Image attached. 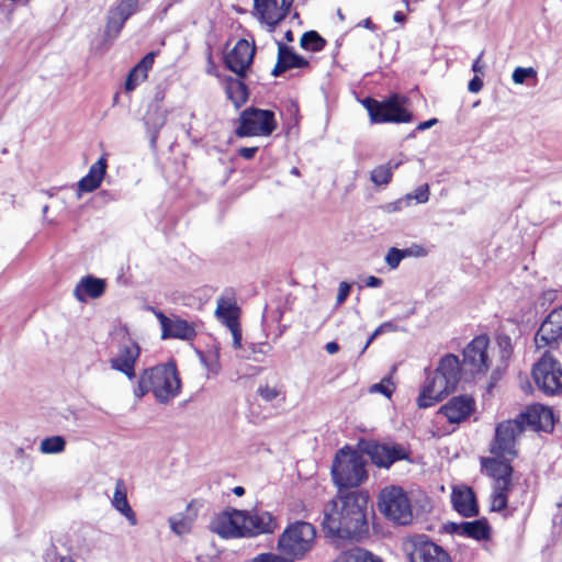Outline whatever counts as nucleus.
<instances>
[{
    "label": "nucleus",
    "mask_w": 562,
    "mask_h": 562,
    "mask_svg": "<svg viewBox=\"0 0 562 562\" xmlns=\"http://www.w3.org/2000/svg\"><path fill=\"white\" fill-rule=\"evenodd\" d=\"M331 475L339 492L344 488L357 487L367 479L366 460L359 452L342 448L336 453Z\"/></svg>",
    "instance_id": "20e7f679"
},
{
    "label": "nucleus",
    "mask_w": 562,
    "mask_h": 562,
    "mask_svg": "<svg viewBox=\"0 0 562 562\" xmlns=\"http://www.w3.org/2000/svg\"><path fill=\"white\" fill-rule=\"evenodd\" d=\"M334 562H383L382 559L372 552L362 549L353 548L341 552Z\"/></svg>",
    "instance_id": "f704fd0d"
},
{
    "label": "nucleus",
    "mask_w": 562,
    "mask_h": 562,
    "mask_svg": "<svg viewBox=\"0 0 562 562\" xmlns=\"http://www.w3.org/2000/svg\"><path fill=\"white\" fill-rule=\"evenodd\" d=\"M106 171V159L101 157L89 168L88 173L78 182L77 196L80 198L82 193L93 192L97 190Z\"/></svg>",
    "instance_id": "a878e982"
},
{
    "label": "nucleus",
    "mask_w": 562,
    "mask_h": 562,
    "mask_svg": "<svg viewBox=\"0 0 562 562\" xmlns=\"http://www.w3.org/2000/svg\"><path fill=\"white\" fill-rule=\"evenodd\" d=\"M140 356L137 342L126 339L120 342L116 352L109 360L111 369L123 373L128 380L136 376L135 367Z\"/></svg>",
    "instance_id": "ddd939ff"
},
{
    "label": "nucleus",
    "mask_w": 562,
    "mask_h": 562,
    "mask_svg": "<svg viewBox=\"0 0 562 562\" xmlns=\"http://www.w3.org/2000/svg\"><path fill=\"white\" fill-rule=\"evenodd\" d=\"M301 46L304 49L312 52H319L325 46V41L315 31H310L303 34L301 37Z\"/></svg>",
    "instance_id": "58836bf2"
},
{
    "label": "nucleus",
    "mask_w": 562,
    "mask_h": 562,
    "mask_svg": "<svg viewBox=\"0 0 562 562\" xmlns=\"http://www.w3.org/2000/svg\"><path fill=\"white\" fill-rule=\"evenodd\" d=\"M147 78V74L138 72L133 68L125 80V90L133 91L140 82Z\"/></svg>",
    "instance_id": "c03bdc74"
},
{
    "label": "nucleus",
    "mask_w": 562,
    "mask_h": 562,
    "mask_svg": "<svg viewBox=\"0 0 562 562\" xmlns=\"http://www.w3.org/2000/svg\"><path fill=\"white\" fill-rule=\"evenodd\" d=\"M111 503L112 506L127 519L131 526H135L137 524L136 515L127 501L125 483L123 480L116 481Z\"/></svg>",
    "instance_id": "c756f323"
},
{
    "label": "nucleus",
    "mask_w": 562,
    "mask_h": 562,
    "mask_svg": "<svg viewBox=\"0 0 562 562\" xmlns=\"http://www.w3.org/2000/svg\"><path fill=\"white\" fill-rule=\"evenodd\" d=\"M411 562H451L449 554L426 535H415L404 542Z\"/></svg>",
    "instance_id": "9b49d317"
},
{
    "label": "nucleus",
    "mask_w": 562,
    "mask_h": 562,
    "mask_svg": "<svg viewBox=\"0 0 562 562\" xmlns=\"http://www.w3.org/2000/svg\"><path fill=\"white\" fill-rule=\"evenodd\" d=\"M403 260V255L400 252V249L396 247H392L389 249L385 256V262L390 267V269H396L401 261Z\"/></svg>",
    "instance_id": "a18cd8bd"
},
{
    "label": "nucleus",
    "mask_w": 562,
    "mask_h": 562,
    "mask_svg": "<svg viewBox=\"0 0 562 562\" xmlns=\"http://www.w3.org/2000/svg\"><path fill=\"white\" fill-rule=\"evenodd\" d=\"M450 530L459 536L473 538L475 540H486L490 537V527L483 519L473 521L452 522Z\"/></svg>",
    "instance_id": "cd10ccee"
},
{
    "label": "nucleus",
    "mask_w": 562,
    "mask_h": 562,
    "mask_svg": "<svg viewBox=\"0 0 562 562\" xmlns=\"http://www.w3.org/2000/svg\"><path fill=\"white\" fill-rule=\"evenodd\" d=\"M195 329L192 324L179 317L171 318L166 333L161 334L162 339L178 338L190 340L195 337Z\"/></svg>",
    "instance_id": "473e14b6"
},
{
    "label": "nucleus",
    "mask_w": 562,
    "mask_h": 562,
    "mask_svg": "<svg viewBox=\"0 0 562 562\" xmlns=\"http://www.w3.org/2000/svg\"><path fill=\"white\" fill-rule=\"evenodd\" d=\"M225 93L236 109H239L248 100V88L238 78L228 77L225 81Z\"/></svg>",
    "instance_id": "72a5a7b5"
},
{
    "label": "nucleus",
    "mask_w": 562,
    "mask_h": 562,
    "mask_svg": "<svg viewBox=\"0 0 562 562\" xmlns=\"http://www.w3.org/2000/svg\"><path fill=\"white\" fill-rule=\"evenodd\" d=\"M244 538L272 533L278 527L276 518L266 510H244Z\"/></svg>",
    "instance_id": "6ab92c4d"
},
{
    "label": "nucleus",
    "mask_w": 562,
    "mask_h": 562,
    "mask_svg": "<svg viewBox=\"0 0 562 562\" xmlns=\"http://www.w3.org/2000/svg\"><path fill=\"white\" fill-rule=\"evenodd\" d=\"M233 492L237 496H243L245 494V488L243 486H236L233 488Z\"/></svg>",
    "instance_id": "774afa93"
},
{
    "label": "nucleus",
    "mask_w": 562,
    "mask_h": 562,
    "mask_svg": "<svg viewBox=\"0 0 562 562\" xmlns=\"http://www.w3.org/2000/svg\"><path fill=\"white\" fill-rule=\"evenodd\" d=\"M255 55V46L246 40H239L224 58L228 69L238 77H245L246 70L250 67Z\"/></svg>",
    "instance_id": "a211bd4d"
},
{
    "label": "nucleus",
    "mask_w": 562,
    "mask_h": 562,
    "mask_svg": "<svg viewBox=\"0 0 562 562\" xmlns=\"http://www.w3.org/2000/svg\"><path fill=\"white\" fill-rule=\"evenodd\" d=\"M482 87H483V81H482V79L477 75H475L469 81V85H468V89L472 93H477L479 91H481Z\"/></svg>",
    "instance_id": "864d4df0"
},
{
    "label": "nucleus",
    "mask_w": 562,
    "mask_h": 562,
    "mask_svg": "<svg viewBox=\"0 0 562 562\" xmlns=\"http://www.w3.org/2000/svg\"><path fill=\"white\" fill-rule=\"evenodd\" d=\"M368 496L362 492H339L324 507L322 527L326 536L349 539L367 529Z\"/></svg>",
    "instance_id": "f257e3e1"
},
{
    "label": "nucleus",
    "mask_w": 562,
    "mask_h": 562,
    "mask_svg": "<svg viewBox=\"0 0 562 562\" xmlns=\"http://www.w3.org/2000/svg\"><path fill=\"white\" fill-rule=\"evenodd\" d=\"M379 509L396 525L406 526L413 520L411 502L403 488L398 486H390L381 491Z\"/></svg>",
    "instance_id": "0eeeda50"
},
{
    "label": "nucleus",
    "mask_w": 562,
    "mask_h": 562,
    "mask_svg": "<svg viewBox=\"0 0 562 562\" xmlns=\"http://www.w3.org/2000/svg\"><path fill=\"white\" fill-rule=\"evenodd\" d=\"M562 333L555 328V325L549 323V318L540 325L535 336V344L537 349L549 348L550 350H557Z\"/></svg>",
    "instance_id": "c85d7f7f"
},
{
    "label": "nucleus",
    "mask_w": 562,
    "mask_h": 562,
    "mask_svg": "<svg viewBox=\"0 0 562 562\" xmlns=\"http://www.w3.org/2000/svg\"><path fill=\"white\" fill-rule=\"evenodd\" d=\"M249 562H293L286 559L284 555L280 557L273 553H261L251 559Z\"/></svg>",
    "instance_id": "09e8293b"
},
{
    "label": "nucleus",
    "mask_w": 562,
    "mask_h": 562,
    "mask_svg": "<svg viewBox=\"0 0 562 562\" xmlns=\"http://www.w3.org/2000/svg\"><path fill=\"white\" fill-rule=\"evenodd\" d=\"M488 337L481 335L467 345L463 350V360L460 362L461 375L485 374L490 367L487 348Z\"/></svg>",
    "instance_id": "9d476101"
},
{
    "label": "nucleus",
    "mask_w": 562,
    "mask_h": 562,
    "mask_svg": "<svg viewBox=\"0 0 562 562\" xmlns=\"http://www.w3.org/2000/svg\"><path fill=\"white\" fill-rule=\"evenodd\" d=\"M308 65V61L295 54L293 49L285 44L279 43L278 45V60L273 67L271 75L273 77L281 76L284 71L292 68H303Z\"/></svg>",
    "instance_id": "393cba45"
},
{
    "label": "nucleus",
    "mask_w": 562,
    "mask_h": 562,
    "mask_svg": "<svg viewBox=\"0 0 562 562\" xmlns=\"http://www.w3.org/2000/svg\"><path fill=\"white\" fill-rule=\"evenodd\" d=\"M382 334L385 333H393L398 329L397 325L391 321L382 323L380 326H378Z\"/></svg>",
    "instance_id": "bf43d9fd"
},
{
    "label": "nucleus",
    "mask_w": 562,
    "mask_h": 562,
    "mask_svg": "<svg viewBox=\"0 0 562 562\" xmlns=\"http://www.w3.org/2000/svg\"><path fill=\"white\" fill-rule=\"evenodd\" d=\"M483 55H484V52H481V54L477 56V58L472 64V71L475 75H479V74L483 75V72H484V65L481 64Z\"/></svg>",
    "instance_id": "13d9d810"
},
{
    "label": "nucleus",
    "mask_w": 562,
    "mask_h": 562,
    "mask_svg": "<svg viewBox=\"0 0 562 562\" xmlns=\"http://www.w3.org/2000/svg\"><path fill=\"white\" fill-rule=\"evenodd\" d=\"M451 502L453 508L463 517H473L479 514L475 495L468 486H457L452 490Z\"/></svg>",
    "instance_id": "5701e85b"
},
{
    "label": "nucleus",
    "mask_w": 562,
    "mask_h": 562,
    "mask_svg": "<svg viewBox=\"0 0 562 562\" xmlns=\"http://www.w3.org/2000/svg\"><path fill=\"white\" fill-rule=\"evenodd\" d=\"M405 99L394 94L383 102L367 99L364 105L373 123H408L413 115L404 108Z\"/></svg>",
    "instance_id": "1a4fd4ad"
},
{
    "label": "nucleus",
    "mask_w": 562,
    "mask_h": 562,
    "mask_svg": "<svg viewBox=\"0 0 562 562\" xmlns=\"http://www.w3.org/2000/svg\"><path fill=\"white\" fill-rule=\"evenodd\" d=\"M475 409V401L469 395L454 396L442 405L439 413L445 415L449 423L460 424Z\"/></svg>",
    "instance_id": "aec40b11"
},
{
    "label": "nucleus",
    "mask_w": 562,
    "mask_h": 562,
    "mask_svg": "<svg viewBox=\"0 0 562 562\" xmlns=\"http://www.w3.org/2000/svg\"><path fill=\"white\" fill-rule=\"evenodd\" d=\"M244 510L229 509L220 513L211 521V530L224 539L244 538Z\"/></svg>",
    "instance_id": "4468645a"
},
{
    "label": "nucleus",
    "mask_w": 562,
    "mask_h": 562,
    "mask_svg": "<svg viewBox=\"0 0 562 562\" xmlns=\"http://www.w3.org/2000/svg\"><path fill=\"white\" fill-rule=\"evenodd\" d=\"M549 323L562 333V306L554 308L548 316Z\"/></svg>",
    "instance_id": "3c124183"
},
{
    "label": "nucleus",
    "mask_w": 562,
    "mask_h": 562,
    "mask_svg": "<svg viewBox=\"0 0 562 562\" xmlns=\"http://www.w3.org/2000/svg\"><path fill=\"white\" fill-rule=\"evenodd\" d=\"M153 312L157 319L159 321L160 327H161V334L166 333V328L168 327L171 318L167 317L162 312L156 311L153 308Z\"/></svg>",
    "instance_id": "5fc2aeb1"
},
{
    "label": "nucleus",
    "mask_w": 562,
    "mask_h": 562,
    "mask_svg": "<svg viewBox=\"0 0 562 562\" xmlns=\"http://www.w3.org/2000/svg\"><path fill=\"white\" fill-rule=\"evenodd\" d=\"M181 390V382L173 363H166L144 369L135 385L133 393L142 398L153 392L157 402L167 404L177 397Z\"/></svg>",
    "instance_id": "7ed1b4c3"
},
{
    "label": "nucleus",
    "mask_w": 562,
    "mask_h": 562,
    "mask_svg": "<svg viewBox=\"0 0 562 562\" xmlns=\"http://www.w3.org/2000/svg\"><path fill=\"white\" fill-rule=\"evenodd\" d=\"M394 384L390 378L382 379L379 383H375L370 386V393H380L385 397L390 398L394 392Z\"/></svg>",
    "instance_id": "a19ab883"
},
{
    "label": "nucleus",
    "mask_w": 562,
    "mask_h": 562,
    "mask_svg": "<svg viewBox=\"0 0 562 562\" xmlns=\"http://www.w3.org/2000/svg\"><path fill=\"white\" fill-rule=\"evenodd\" d=\"M196 515L194 502L189 503L183 513L176 514L169 518L170 529L178 536L190 532Z\"/></svg>",
    "instance_id": "7c9ffc66"
},
{
    "label": "nucleus",
    "mask_w": 562,
    "mask_h": 562,
    "mask_svg": "<svg viewBox=\"0 0 562 562\" xmlns=\"http://www.w3.org/2000/svg\"><path fill=\"white\" fill-rule=\"evenodd\" d=\"M438 122L437 119H430L428 121H425V122H420L417 127H416V131H425V130H428L430 127H432L434 125H436Z\"/></svg>",
    "instance_id": "e2e57ef3"
},
{
    "label": "nucleus",
    "mask_w": 562,
    "mask_h": 562,
    "mask_svg": "<svg viewBox=\"0 0 562 562\" xmlns=\"http://www.w3.org/2000/svg\"><path fill=\"white\" fill-rule=\"evenodd\" d=\"M66 448V440L61 436H52L42 440L40 451L44 454L60 453Z\"/></svg>",
    "instance_id": "4c0bfd02"
},
{
    "label": "nucleus",
    "mask_w": 562,
    "mask_h": 562,
    "mask_svg": "<svg viewBox=\"0 0 562 562\" xmlns=\"http://www.w3.org/2000/svg\"><path fill=\"white\" fill-rule=\"evenodd\" d=\"M325 350L329 355H334V353H336L339 350V345L336 341H329V342L326 344Z\"/></svg>",
    "instance_id": "69168bd1"
},
{
    "label": "nucleus",
    "mask_w": 562,
    "mask_h": 562,
    "mask_svg": "<svg viewBox=\"0 0 562 562\" xmlns=\"http://www.w3.org/2000/svg\"><path fill=\"white\" fill-rule=\"evenodd\" d=\"M400 165L401 161H390L386 165L375 167L371 171V181L376 186L387 184L392 179L393 169H396Z\"/></svg>",
    "instance_id": "c9c22d12"
},
{
    "label": "nucleus",
    "mask_w": 562,
    "mask_h": 562,
    "mask_svg": "<svg viewBox=\"0 0 562 562\" xmlns=\"http://www.w3.org/2000/svg\"><path fill=\"white\" fill-rule=\"evenodd\" d=\"M554 351L550 349L544 351L532 368L536 385L548 395H555L562 391V368Z\"/></svg>",
    "instance_id": "423d86ee"
},
{
    "label": "nucleus",
    "mask_w": 562,
    "mask_h": 562,
    "mask_svg": "<svg viewBox=\"0 0 562 562\" xmlns=\"http://www.w3.org/2000/svg\"><path fill=\"white\" fill-rule=\"evenodd\" d=\"M412 249V256L414 257H423L426 255V250L420 245H413L411 246Z\"/></svg>",
    "instance_id": "0e129e2a"
},
{
    "label": "nucleus",
    "mask_w": 562,
    "mask_h": 562,
    "mask_svg": "<svg viewBox=\"0 0 562 562\" xmlns=\"http://www.w3.org/2000/svg\"><path fill=\"white\" fill-rule=\"evenodd\" d=\"M155 60V53L150 52L146 54L142 60L134 67L138 72L148 74V70L153 67Z\"/></svg>",
    "instance_id": "de8ad7c7"
},
{
    "label": "nucleus",
    "mask_w": 562,
    "mask_h": 562,
    "mask_svg": "<svg viewBox=\"0 0 562 562\" xmlns=\"http://www.w3.org/2000/svg\"><path fill=\"white\" fill-rule=\"evenodd\" d=\"M257 151L258 147H240L238 149L239 156L247 160L252 159Z\"/></svg>",
    "instance_id": "6e6d98bb"
},
{
    "label": "nucleus",
    "mask_w": 562,
    "mask_h": 562,
    "mask_svg": "<svg viewBox=\"0 0 562 562\" xmlns=\"http://www.w3.org/2000/svg\"><path fill=\"white\" fill-rule=\"evenodd\" d=\"M382 283H383L382 279L374 277V276H370L366 279V285L368 288H379L382 285Z\"/></svg>",
    "instance_id": "680f3d73"
},
{
    "label": "nucleus",
    "mask_w": 562,
    "mask_h": 562,
    "mask_svg": "<svg viewBox=\"0 0 562 562\" xmlns=\"http://www.w3.org/2000/svg\"><path fill=\"white\" fill-rule=\"evenodd\" d=\"M350 290H351V284H349L345 281L339 283L338 294L336 297V305L339 306L347 300V297L349 296Z\"/></svg>",
    "instance_id": "8fccbe9b"
},
{
    "label": "nucleus",
    "mask_w": 562,
    "mask_h": 562,
    "mask_svg": "<svg viewBox=\"0 0 562 562\" xmlns=\"http://www.w3.org/2000/svg\"><path fill=\"white\" fill-rule=\"evenodd\" d=\"M138 2L139 0H120L116 7L122 13L131 18L138 10Z\"/></svg>",
    "instance_id": "49530a36"
},
{
    "label": "nucleus",
    "mask_w": 562,
    "mask_h": 562,
    "mask_svg": "<svg viewBox=\"0 0 562 562\" xmlns=\"http://www.w3.org/2000/svg\"><path fill=\"white\" fill-rule=\"evenodd\" d=\"M380 335H383L379 327L374 329V331L370 335L367 342L364 344L363 348L361 349L360 353H364V351L368 349V347L373 342L375 338H378Z\"/></svg>",
    "instance_id": "052dcab7"
},
{
    "label": "nucleus",
    "mask_w": 562,
    "mask_h": 562,
    "mask_svg": "<svg viewBox=\"0 0 562 562\" xmlns=\"http://www.w3.org/2000/svg\"><path fill=\"white\" fill-rule=\"evenodd\" d=\"M294 0H254L255 12L261 23L274 27L288 15Z\"/></svg>",
    "instance_id": "2eb2a0df"
},
{
    "label": "nucleus",
    "mask_w": 562,
    "mask_h": 562,
    "mask_svg": "<svg viewBox=\"0 0 562 562\" xmlns=\"http://www.w3.org/2000/svg\"><path fill=\"white\" fill-rule=\"evenodd\" d=\"M516 419L524 426V430L529 427L535 431H550L554 426L552 411L541 404L527 407Z\"/></svg>",
    "instance_id": "f3484780"
},
{
    "label": "nucleus",
    "mask_w": 562,
    "mask_h": 562,
    "mask_svg": "<svg viewBox=\"0 0 562 562\" xmlns=\"http://www.w3.org/2000/svg\"><path fill=\"white\" fill-rule=\"evenodd\" d=\"M395 22L402 23L405 20V15L401 11H396L393 15Z\"/></svg>",
    "instance_id": "338daca9"
},
{
    "label": "nucleus",
    "mask_w": 562,
    "mask_h": 562,
    "mask_svg": "<svg viewBox=\"0 0 562 562\" xmlns=\"http://www.w3.org/2000/svg\"><path fill=\"white\" fill-rule=\"evenodd\" d=\"M162 98L159 93L156 94L155 100L148 105L144 117L151 147L156 146L158 134L167 120L168 111L161 104Z\"/></svg>",
    "instance_id": "412c9836"
},
{
    "label": "nucleus",
    "mask_w": 562,
    "mask_h": 562,
    "mask_svg": "<svg viewBox=\"0 0 562 562\" xmlns=\"http://www.w3.org/2000/svg\"><path fill=\"white\" fill-rule=\"evenodd\" d=\"M510 486L493 487L491 501V509L493 512H501L506 508L508 501L507 492Z\"/></svg>",
    "instance_id": "ea45409f"
},
{
    "label": "nucleus",
    "mask_w": 562,
    "mask_h": 562,
    "mask_svg": "<svg viewBox=\"0 0 562 562\" xmlns=\"http://www.w3.org/2000/svg\"><path fill=\"white\" fill-rule=\"evenodd\" d=\"M316 529L307 521L296 520L288 525L278 539V550L291 559H303L314 547Z\"/></svg>",
    "instance_id": "39448f33"
},
{
    "label": "nucleus",
    "mask_w": 562,
    "mask_h": 562,
    "mask_svg": "<svg viewBox=\"0 0 562 562\" xmlns=\"http://www.w3.org/2000/svg\"><path fill=\"white\" fill-rule=\"evenodd\" d=\"M130 18L122 13L117 7H113L108 11L106 24L104 29V40L113 43L124 27L125 22Z\"/></svg>",
    "instance_id": "2f4dec72"
},
{
    "label": "nucleus",
    "mask_w": 562,
    "mask_h": 562,
    "mask_svg": "<svg viewBox=\"0 0 562 562\" xmlns=\"http://www.w3.org/2000/svg\"><path fill=\"white\" fill-rule=\"evenodd\" d=\"M412 200H415L416 203H426L429 200L428 184H422L416 188L413 193H408L404 198L397 200L395 202L394 210H401L403 206L409 205Z\"/></svg>",
    "instance_id": "e433bc0d"
},
{
    "label": "nucleus",
    "mask_w": 562,
    "mask_h": 562,
    "mask_svg": "<svg viewBox=\"0 0 562 562\" xmlns=\"http://www.w3.org/2000/svg\"><path fill=\"white\" fill-rule=\"evenodd\" d=\"M105 291V281L92 276L81 278L74 290L77 301L85 303L87 297L98 299Z\"/></svg>",
    "instance_id": "bb28decb"
},
{
    "label": "nucleus",
    "mask_w": 562,
    "mask_h": 562,
    "mask_svg": "<svg viewBox=\"0 0 562 562\" xmlns=\"http://www.w3.org/2000/svg\"><path fill=\"white\" fill-rule=\"evenodd\" d=\"M537 71L532 67H517L513 71L512 79L516 85L525 83L528 78H536Z\"/></svg>",
    "instance_id": "79ce46f5"
},
{
    "label": "nucleus",
    "mask_w": 562,
    "mask_h": 562,
    "mask_svg": "<svg viewBox=\"0 0 562 562\" xmlns=\"http://www.w3.org/2000/svg\"><path fill=\"white\" fill-rule=\"evenodd\" d=\"M276 128L277 122L272 111L250 106L240 113L235 134L238 137L269 136Z\"/></svg>",
    "instance_id": "6e6552de"
},
{
    "label": "nucleus",
    "mask_w": 562,
    "mask_h": 562,
    "mask_svg": "<svg viewBox=\"0 0 562 562\" xmlns=\"http://www.w3.org/2000/svg\"><path fill=\"white\" fill-rule=\"evenodd\" d=\"M232 334V337H233V347L235 349H240L241 348V329H240V325L237 324L235 326H229L227 327Z\"/></svg>",
    "instance_id": "603ef678"
},
{
    "label": "nucleus",
    "mask_w": 562,
    "mask_h": 562,
    "mask_svg": "<svg viewBox=\"0 0 562 562\" xmlns=\"http://www.w3.org/2000/svg\"><path fill=\"white\" fill-rule=\"evenodd\" d=\"M461 379L460 360L448 353L439 361L437 369L429 373L417 397L419 408H428L453 392Z\"/></svg>",
    "instance_id": "f03ea898"
},
{
    "label": "nucleus",
    "mask_w": 562,
    "mask_h": 562,
    "mask_svg": "<svg viewBox=\"0 0 562 562\" xmlns=\"http://www.w3.org/2000/svg\"><path fill=\"white\" fill-rule=\"evenodd\" d=\"M522 431L524 426L516 418L499 423L495 428V438L490 448L491 453L496 457H516V441Z\"/></svg>",
    "instance_id": "f8f14e48"
},
{
    "label": "nucleus",
    "mask_w": 562,
    "mask_h": 562,
    "mask_svg": "<svg viewBox=\"0 0 562 562\" xmlns=\"http://www.w3.org/2000/svg\"><path fill=\"white\" fill-rule=\"evenodd\" d=\"M215 316L226 327L239 324L240 308L232 293H225L217 299Z\"/></svg>",
    "instance_id": "b1692460"
},
{
    "label": "nucleus",
    "mask_w": 562,
    "mask_h": 562,
    "mask_svg": "<svg viewBox=\"0 0 562 562\" xmlns=\"http://www.w3.org/2000/svg\"><path fill=\"white\" fill-rule=\"evenodd\" d=\"M257 393L265 402L271 403L281 395V389L265 384L258 387Z\"/></svg>",
    "instance_id": "37998d69"
},
{
    "label": "nucleus",
    "mask_w": 562,
    "mask_h": 562,
    "mask_svg": "<svg viewBox=\"0 0 562 562\" xmlns=\"http://www.w3.org/2000/svg\"><path fill=\"white\" fill-rule=\"evenodd\" d=\"M47 560L53 562H75L70 557L59 555L55 550L46 554Z\"/></svg>",
    "instance_id": "4d7b16f0"
},
{
    "label": "nucleus",
    "mask_w": 562,
    "mask_h": 562,
    "mask_svg": "<svg viewBox=\"0 0 562 562\" xmlns=\"http://www.w3.org/2000/svg\"><path fill=\"white\" fill-rule=\"evenodd\" d=\"M364 451L376 467L386 469L394 462L408 457V451L404 446L394 443L369 442Z\"/></svg>",
    "instance_id": "dca6fc26"
},
{
    "label": "nucleus",
    "mask_w": 562,
    "mask_h": 562,
    "mask_svg": "<svg viewBox=\"0 0 562 562\" xmlns=\"http://www.w3.org/2000/svg\"><path fill=\"white\" fill-rule=\"evenodd\" d=\"M482 471L493 480V487L512 486L513 468L509 461L482 458Z\"/></svg>",
    "instance_id": "4be33fe9"
}]
</instances>
